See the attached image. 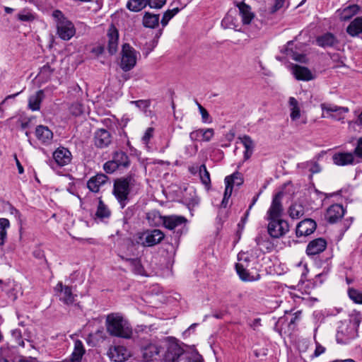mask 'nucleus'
Masks as SVG:
<instances>
[{
	"label": "nucleus",
	"mask_w": 362,
	"mask_h": 362,
	"mask_svg": "<svg viewBox=\"0 0 362 362\" xmlns=\"http://www.w3.org/2000/svg\"><path fill=\"white\" fill-rule=\"evenodd\" d=\"M197 151L198 146L197 144H192L185 147V153L189 157L195 156Z\"/></svg>",
	"instance_id": "56"
},
{
	"label": "nucleus",
	"mask_w": 362,
	"mask_h": 362,
	"mask_svg": "<svg viewBox=\"0 0 362 362\" xmlns=\"http://www.w3.org/2000/svg\"><path fill=\"white\" fill-rule=\"evenodd\" d=\"M93 141L94 145L97 148H106L112 142V135L105 129H98L94 133Z\"/></svg>",
	"instance_id": "12"
},
{
	"label": "nucleus",
	"mask_w": 362,
	"mask_h": 362,
	"mask_svg": "<svg viewBox=\"0 0 362 362\" xmlns=\"http://www.w3.org/2000/svg\"><path fill=\"white\" fill-rule=\"evenodd\" d=\"M288 214L293 219L299 218L304 215L305 207L301 203L294 202L289 206Z\"/></svg>",
	"instance_id": "33"
},
{
	"label": "nucleus",
	"mask_w": 362,
	"mask_h": 362,
	"mask_svg": "<svg viewBox=\"0 0 362 362\" xmlns=\"http://www.w3.org/2000/svg\"><path fill=\"white\" fill-rule=\"evenodd\" d=\"M180 11L179 8L167 10L163 16L160 23L163 27H165L168 22Z\"/></svg>",
	"instance_id": "44"
},
{
	"label": "nucleus",
	"mask_w": 362,
	"mask_h": 362,
	"mask_svg": "<svg viewBox=\"0 0 362 362\" xmlns=\"http://www.w3.org/2000/svg\"><path fill=\"white\" fill-rule=\"evenodd\" d=\"M16 165H17V167H18V173L20 174H22L23 173V166L21 165V163L19 162V160H18V158L16 157Z\"/></svg>",
	"instance_id": "63"
},
{
	"label": "nucleus",
	"mask_w": 362,
	"mask_h": 362,
	"mask_svg": "<svg viewBox=\"0 0 362 362\" xmlns=\"http://www.w3.org/2000/svg\"><path fill=\"white\" fill-rule=\"evenodd\" d=\"M225 184H226V189H225L223 197H224V199H228L231 196V194L233 192V187H231L230 185V184L228 182H225Z\"/></svg>",
	"instance_id": "61"
},
{
	"label": "nucleus",
	"mask_w": 362,
	"mask_h": 362,
	"mask_svg": "<svg viewBox=\"0 0 362 362\" xmlns=\"http://www.w3.org/2000/svg\"><path fill=\"white\" fill-rule=\"evenodd\" d=\"M107 332L114 337L130 339L133 332L129 323L119 314L112 313L107 316Z\"/></svg>",
	"instance_id": "2"
},
{
	"label": "nucleus",
	"mask_w": 362,
	"mask_h": 362,
	"mask_svg": "<svg viewBox=\"0 0 362 362\" xmlns=\"http://www.w3.org/2000/svg\"><path fill=\"white\" fill-rule=\"evenodd\" d=\"M164 237L163 231L159 229H153L144 232L140 236V240L144 246L151 247L160 243Z\"/></svg>",
	"instance_id": "11"
},
{
	"label": "nucleus",
	"mask_w": 362,
	"mask_h": 362,
	"mask_svg": "<svg viewBox=\"0 0 362 362\" xmlns=\"http://www.w3.org/2000/svg\"><path fill=\"white\" fill-rule=\"evenodd\" d=\"M44 98V92L42 90L37 91L35 94L30 95L28 99V107L33 111H37L40 109V104Z\"/></svg>",
	"instance_id": "29"
},
{
	"label": "nucleus",
	"mask_w": 362,
	"mask_h": 362,
	"mask_svg": "<svg viewBox=\"0 0 362 362\" xmlns=\"http://www.w3.org/2000/svg\"><path fill=\"white\" fill-rule=\"evenodd\" d=\"M323 117H332L337 120L344 118V115L349 112L348 107L337 106L334 104L322 103L320 105Z\"/></svg>",
	"instance_id": "9"
},
{
	"label": "nucleus",
	"mask_w": 362,
	"mask_h": 362,
	"mask_svg": "<svg viewBox=\"0 0 362 362\" xmlns=\"http://www.w3.org/2000/svg\"><path fill=\"white\" fill-rule=\"evenodd\" d=\"M52 16L57 21V34L59 37L64 40L71 39L76 33L74 24L59 10H55Z\"/></svg>",
	"instance_id": "3"
},
{
	"label": "nucleus",
	"mask_w": 362,
	"mask_h": 362,
	"mask_svg": "<svg viewBox=\"0 0 362 362\" xmlns=\"http://www.w3.org/2000/svg\"><path fill=\"white\" fill-rule=\"evenodd\" d=\"M316 43L322 48L334 47L339 44L337 38L331 33H326L316 38Z\"/></svg>",
	"instance_id": "20"
},
{
	"label": "nucleus",
	"mask_w": 362,
	"mask_h": 362,
	"mask_svg": "<svg viewBox=\"0 0 362 362\" xmlns=\"http://www.w3.org/2000/svg\"><path fill=\"white\" fill-rule=\"evenodd\" d=\"M127 260L129 262L134 273L137 274H142L143 268L140 261L138 259H127Z\"/></svg>",
	"instance_id": "48"
},
{
	"label": "nucleus",
	"mask_w": 362,
	"mask_h": 362,
	"mask_svg": "<svg viewBox=\"0 0 362 362\" xmlns=\"http://www.w3.org/2000/svg\"><path fill=\"white\" fill-rule=\"evenodd\" d=\"M288 106L291 111V119L293 121L299 119L300 117V107L298 100L293 97H290L288 99Z\"/></svg>",
	"instance_id": "35"
},
{
	"label": "nucleus",
	"mask_w": 362,
	"mask_h": 362,
	"mask_svg": "<svg viewBox=\"0 0 362 362\" xmlns=\"http://www.w3.org/2000/svg\"><path fill=\"white\" fill-rule=\"evenodd\" d=\"M18 18L21 21H32L35 19L34 15L27 11H22L18 14Z\"/></svg>",
	"instance_id": "50"
},
{
	"label": "nucleus",
	"mask_w": 362,
	"mask_h": 362,
	"mask_svg": "<svg viewBox=\"0 0 362 362\" xmlns=\"http://www.w3.org/2000/svg\"><path fill=\"white\" fill-rule=\"evenodd\" d=\"M285 0H275L274 4L271 8L270 13H274L279 10L284 4Z\"/></svg>",
	"instance_id": "58"
},
{
	"label": "nucleus",
	"mask_w": 362,
	"mask_h": 362,
	"mask_svg": "<svg viewBox=\"0 0 362 362\" xmlns=\"http://www.w3.org/2000/svg\"><path fill=\"white\" fill-rule=\"evenodd\" d=\"M362 124V113L358 115L357 121L350 122L349 123V129L351 132H360L361 125Z\"/></svg>",
	"instance_id": "47"
},
{
	"label": "nucleus",
	"mask_w": 362,
	"mask_h": 362,
	"mask_svg": "<svg viewBox=\"0 0 362 362\" xmlns=\"http://www.w3.org/2000/svg\"><path fill=\"white\" fill-rule=\"evenodd\" d=\"M56 163L61 166L67 165L71 161V153L65 148H59L53 153Z\"/></svg>",
	"instance_id": "23"
},
{
	"label": "nucleus",
	"mask_w": 362,
	"mask_h": 362,
	"mask_svg": "<svg viewBox=\"0 0 362 362\" xmlns=\"http://www.w3.org/2000/svg\"><path fill=\"white\" fill-rule=\"evenodd\" d=\"M162 219L163 226L170 230H175L180 235L187 231V219L182 216L170 215L160 217Z\"/></svg>",
	"instance_id": "5"
},
{
	"label": "nucleus",
	"mask_w": 362,
	"mask_h": 362,
	"mask_svg": "<svg viewBox=\"0 0 362 362\" xmlns=\"http://www.w3.org/2000/svg\"><path fill=\"white\" fill-rule=\"evenodd\" d=\"M317 224L315 221L311 218H305L297 225L296 235L297 237L308 236L315 230Z\"/></svg>",
	"instance_id": "13"
},
{
	"label": "nucleus",
	"mask_w": 362,
	"mask_h": 362,
	"mask_svg": "<svg viewBox=\"0 0 362 362\" xmlns=\"http://www.w3.org/2000/svg\"><path fill=\"white\" fill-rule=\"evenodd\" d=\"M136 52L129 44H124L122 49L120 67L124 71L132 69L136 64Z\"/></svg>",
	"instance_id": "6"
},
{
	"label": "nucleus",
	"mask_w": 362,
	"mask_h": 362,
	"mask_svg": "<svg viewBox=\"0 0 362 362\" xmlns=\"http://www.w3.org/2000/svg\"><path fill=\"white\" fill-rule=\"evenodd\" d=\"M54 72L52 69L49 64L44 65L40 70L38 76L44 81H47L52 76Z\"/></svg>",
	"instance_id": "42"
},
{
	"label": "nucleus",
	"mask_w": 362,
	"mask_h": 362,
	"mask_svg": "<svg viewBox=\"0 0 362 362\" xmlns=\"http://www.w3.org/2000/svg\"><path fill=\"white\" fill-rule=\"evenodd\" d=\"M238 263H243L247 265L248 262H250V257L245 252H240L238 255Z\"/></svg>",
	"instance_id": "57"
},
{
	"label": "nucleus",
	"mask_w": 362,
	"mask_h": 362,
	"mask_svg": "<svg viewBox=\"0 0 362 362\" xmlns=\"http://www.w3.org/2000/svg\"><path fill=\"white\" fill-rule=\"evenodd\" d=\"M112 160L119 168H127L129 165L130 163L128 156L123 151L115 152L113 155Z\"/></svg>",
	"instance_id": "36"
},
{
	"label": "nucleus",
	"mask_w": 362,
	"mask_h": 362,
	"mask_svg": "<svg viewBox=\"0 0 362 362\" xmlns=\"http://www.w3.org/2000/svg\"><path fill=\"white\" fill-rule=\"evenodd\" d=\"M326 247L327 242L324 238H316L308 243L306 253L308 256H313L322 252Z\"/></svg>",
	"instance_id": "19"
},
{
	"label": "nucleus",
	"mask_w": 362,
	"mask_h": 362,
	"mask_svg": "<svg viewBox=\"0 0 362 362\" xmlns=\"http://www.w3.org/2000/svg\"><path fill=\"white\" fill-rule=\"evenodd\" d=\"M344 215V209L340 204L331 205L326 211L325 218L330 223H334Z\"/></svg>",
	"instance_id": "16"
},
{
	"label": "nucleus",
	"mask_w": 362,
	"mask_h": 362,
	"mask_svg": "<svg viewBox=\"0 0 362 362\" xmlns=\"http://www.w3.org/2000/svg\"><path fill=\"white\" fill-rule=\"evenodd\" d=\"M85 354V349L81 341L77 339L74 341V351L69 358V362H81Z\"/></svg>",
	"instance_id": "30"
},
{
	"label": "nucleus",
	"mask_w": 362,
	"mask_h": 362,
	"mask_svg": "<svg viewBox=\"0 0 362 362\" xmlns=\"http://www.w3.org/2000/svg\"><path fill=\"white\" fill-rule=\"evenodd\" d=\"M214 135V130L212 128L198 129L189 134V139L192 141H202L209 142Z\"/></svg>",
	"instance_id": "17"
},
{
	"label": "nucleus",
	"mask_w": 362,
	"mask_h": 362,
	"mask_svg": "<svg viewBox=\"0 0 362 362\" xmlns=\"http://www.w3.org/2000/svg\"><path fill=\"white\" fill-rule=\"evenodd\" d=\"M70 112L75 115L78 116L83 113V105L78 102L74 103L69 107Z\"/></svg>",
	"instance_id": "49"
},
{
	"label": "nucleus",
	"mask_w": 362,
	"mask_h": 362,
	"mask_svg": "<svg viewBox=\"0 0 362 362\" xmlns=\"http://www.w3.org/2000/svg\"><path fill=\"white\" fill-rule=\"evenodd\" d=\"M159 19V14L145 12L142 18V24L145 28L153 29L158 26Z\"/></svg>",
	"instance_id": "28"
},
{
	"label": "nucleus",
	"mask_w": 362,
	"mask_h": 362,
	"mask_svg": "<svg viewBox=\"0 0 362 362\" xmlns=\"http://www.w3.org/2000/svg\"><path fill=\"white\" fill-rule=\"evenodd\" d=\"M301 311H297L294 313V317L291 318L290 323L293 324L296 322V320H299L300 317Z\"/></svg>",
	"instance_id": "62"
},
{
	"label": "nucleus",
	"mask_w": 362,
	"mask_h": 362,
	"mask_svg": "<svg viewBox=\"0 0 362 362\" xmlns=\"http://www.w3.org/2000/svg\"><path fill=\"white\" fill-rule=\"evenodd\" d=\"M298 167L302 168H307L313 174L318 173L321 171V167L320 166V165L317 162L313 160L298 164Z\"/></svg>",
	"instance_id": "41"
},
{
	"label": "nucleus",
	"mask_w": 362,
	"mask_h": 362,
	"mask_svg": "<svg viewBox=\"0 0 362 362\" xmlns=\"http://www.w3.org/2000/svg\"><path fill=\"white\" fill-rule=\"evenodd\" d=\"M241 142L246 150H252L254 147L253 141L249 136H244L240 138Z\"/></svg>",
	"instance_id": "53"
},
{
	"label": "nucleus",
	"mask_w": 362,
	"mask_h": 362,
	"mask_svg": "<svg viewBox=\"0 0 362 362\" xmlns=\"http://www.w3.org/2000/svg\"><path fill=\"white\" fill-rule=\"evenodd\" d=\"M166 3V0H148V5L151 8L160 9Z\"/></svg>",
	"instance_id": "54"
},
{
	"label": "nucleus",
	"mask_w": 362,
	"mask_h": 362,
	"mask_svg": "<svg viewBox=\"0 0 362 362\" xmlns=\"http://www.w3.org/2000/svg\"><path fill=\"white\" fill-rule=\"evenodd\" d=\"M359 11V6L353 4L344 8L342 10H338L339 16L341 21H349Z\"/></svg>",
	"instance_id": "31"
},
{
	"label": "nucleus",
	"mask_w": 362,
	"mask_h": 362,
	"mask_svg": "<svg viewBox=\"0 0 362 362\" xmlns=\"http://www.w3.org/2000/svg\"><path fill=\"white\" fill-rule=\"evenodd\" d=\"M139 183L133 175L117 178L114 181L112 194L119 202L122 209L129 202L130 192L139 187Z\"/></svg>",
	"instance_id": "1"
},
{
	"label": "nucleus",
	"mask_w": 362,
	"mask_h": 362,
	"mask_svg": "<svg viewBox=\"0 0 362 362\" xmlns=\"http://www.w3.org/2000/svg\"><path fill=\"white\" fill-rule=\"evenodd\" d=\"M354 155L362 157V137L358 138L357 146L354 153L339 152L332 156L333 163L339 166H344L354 163Z\"/></svg>",
	"instance_id": "4"
},
{
	"label": "nucleus",
	"mask_w": 362,
	"mask_h": 362,
	"mask_svg": "<svg viewBox=\"0 0 362 362\" xmlns=\"http://www.w3.org/2000/svg\"><path fill=\"white\" fill-rule=\"evenodd\" d=\"M198 107H199L200 114L202 115V119L203 122H207L208 119L209 117V115L207 110L199 103H198Z\"/></svg>",
	"instance_id": "59"
},
{
	"label": "nucleus",
	"mask_w": 362,
	"mask_h": 362,
	"mask_svg": "<svg viewBox=\"0 0 362 362\" xmlns=\"http://www.w3.org/2000/svg\"><path fill=\"white\" fill-rule=\"evenodd\" d=\"M160 351V347L154 344H150L142 351V356L145 362H153L157 359Z\"/></svg>",
	"instance_id": "22"
},
{
	"label": "nucleus",
	"mask_w": 362,
	"mask_h": 362,
	"mask_svg": "<svg viewBox=\"0 0 362 362\" xmlns=\"http://www.w3.org/2000/svg\"><path fill=\"white\" fill-rule=\"evenodd\" d=\"M184 362H203L202 356L199 354H187L185 356Z\"/></svg>",
	"instance_id": "55"
},
{
	"label": "nucleus",
	"mask_w": 362,
	"mask_h": 362,
	"mask_svg": "<svg viewBox=\"0 0 362 362\" xmlns=\"http://www.w3.org/2000/svg\"><path fill=\"white\" fill-rule=\"evenodd\" d=\"M107 355L115 362H122L130 356V353L123 346H115L109 349Z\"/></svg>",
	"instance_id": "14"
},
{
	"label": "nucleus",
	"mask_w": 362,
	"mask_h": 362,
	"mask_svg": "<svg viewBox=\"0 0 362 362\" xmlns=\"http://www.w3.org/2000/svg\"><path fill=\"white\" fill-rule=\"evenodd\" d=\"M107 180L108 177L105 174H97L88 181L87 187L91 192H98L100 189V187L105 185Z\"/></svg>",
	"instance_id": "21"
},
{
	"label": "nucleus",
	"mask_w": 362,
	"mask_h": 362,
	"mask_svg": "<svg viewBox=\"0 0 362 362\" xmlns=\"http://www.w3.org/2000/svg\"><path fill=\"white\" fill-rule=\"evenodd\" d=\"M95 215L100 219L109 218L111 215L110 210L101 199H99Z\"/></svg>",
	"instance_id": "38"
},
{
	"label": "nucleus",
	"mask_w": 362,
	"mask_h": 362,
	"mask_svg": "<svg viewBox=\"0 0 362 362\" xmlns=\"http://www.w3.org/2000/svg\"><path fill=\"white\" fill-rule=\"evenodd\" d=\"M225 182L229 183L231 187L240 186L243 183V177L240 173L235 172L231 175L226 177Z\"/></svg>",
	"instance_id": "39"
},
{
	"label": "nucleus",
	"mask_w": 362,
	"mask_h": 362,
	"mask_svg": "<svg viewBox=\"0 0 362 362\" xmlns=\"http://www.w3.org/2000/svg\"><path fill=\"white\" fill-rule=\"evenodd\" d=\"M222 25L227 28H235V23L232 15V11H229L227 15L224 17L221 23Z\"/></svg>",
	"instance_id": "46"
},
{
	"label": "nucleus",
	"mask_w": 362,
	"mask_h": 362,
	"mask_svg": "<svg viewBox=\"0 0 362 362\" xmlns=\"http://www.w3.org/2000/svg\"><path fill=\"white\" fill-rule=\"evenodd\" d=\"M54 289L59 293V300L64 304L71 305L75 301L76 296L73 294L71 287L64 286L62 282H59Z\"/></svg>",
	"instance_id": "15"
},
{
	"label": "nucleus",
	"mask_w": 362,
	"mask_h": 362,
	"mask_svg": "<svg viewBox=\"0 0 362 362\" xmlns=\"http://www.w3.org/2000/svg\"><path fill=\"white\" fill-rule=\"evenodd\" d=\"M348 294L349 298L356 303L361 304L362 303V293L358 291L350 288L348 291Z\"/></svg>",
	"instance_id": "45"
},
{
	"label": "nucleus",
	"mask_w": 362,
	"mask_h": 362,
	"mask_svg": "<svg viewBox=\"0 0 362 362\" xmlns=\"http://www.w3.org/2000/svg\"><path fill=\"white\" fill-rule=\"evenodd\" d=\"M9 227V221L6 218H0V245H3L6 238V229Z\"/></svg>",
	"instance_id": "43"
},
{
	"label": "nucleus",
	"mask_w": 362,
	"mask_h": 362,
	"mask_svg": "<svg viewBox=\"0 0 362 362\" xmlns=\"http://www.w3.org/2000/svg\"><path fill=\"white\" fill-rule=\"evenodd\" d=\"M292 69L293 74L298 80L310 81L313 78L312 73L306 67L295 64L292 66Z\"/></svg>",
	"instance_id": "26"
},
{
	"label": "nucleus",
	"mask_w": 362,
	"mask_h": 362,
	"mask_svg": "<svg viewBox=\"0 0 362 362\" xmlns=\"http://www.w3.org/2000/svg\"><path fill=\"white\" fill-rule=\"evenodd\" d=\"M107 49L110 54H114L117 51L119 33L117 28L111 25L107 30Z\"/></svg>",
	"instance_id": "18"
},
{
	"label": "nucleus",
	"mask_w": 362,
	"mask_h": 362,
	"mask_svg": "<svg viewBox=\"0 0 362 362\" xmlns=\"http://www.w3.org/2000/svg\"><path fill=\"white\" fill-rule=\"evenodd\" d=\"M118 168L119 167L112 159L106 162L103 165V169L107 173H112L115 172Z\"/></svg>",
	"instance_id": "51"
},
{
	"label": "nucleus",
	"mask_w": 362,
	"mask_h": 362,
	"mask_svg": "<svg viewBox=\"0 0 362 362\" xmlns=\"http://www.w3.org/2000/svg\"><path fill=\"white\" fill-rule=\"evenodd\" d=\"M199 173L202 182L206 187H209L211 185L210 174L206 169L204 164L201 165L199 167Z\"/></svg>",
	"instance_id": "40"
},
{
	"label": "nucleus",
	"mask_w": 362,
	"mask_h": 362,
	"mask_svg": "<svg viewBox=\"0 0 362 362\" xmlns=\"http://www.w3.org/2000/svg\"><path fill=\"white\" fill-rule=\"evenodd\" d=\"M325 351V348L322 346L318 342L316 343V348L314 352V356L318 357Z\"/></svg>",
	"instance_id": "60"
},
{
	"label": "nucleus",
	"mask_w": 362,
	"mask_h": 362,
	"mask_svg": "<svg viewBox=\"0 0 362 362\" xmlns=\"http://www.w3.org/2000/svg\"><path fill=\"white\" fill-rule=\"evenodd\" d=\"M293 45V43L292 41H289L287 43V45L284 50L285 54L288 57H289L296 62H299L301 63H305L306 62V56L303 54H298L297 52H294L293 50V47H292Z\"/></svg>",
	"instance_id": "32"
},
{
	"label": "nucleus",
	"mask_w": 362,
	"mask_h": 362,
	"mask_svg": "<svg viewBox=\"0 0 362 362\" xmlns=\"http://www.w3.org/2000/svg\"><path fill=\"white\" fill-rule=\"evenodd\" d=\"M247 265L243 263H236L235 269L237 274L242 281H253L259 279V275L257 274V276L251 275L247 269Z\"/></svg>",
	"instance_id": "27"
},
{
	"label": "nucleus",
	"mask_w": 362,
	"mask_h": 362,
	"mask_svg": "<svg viewBox=\"0 0 362 362\" xmlns=\"http://www.w3.org/2000/svg\"><path fill=\"white\" fill-rule=\"evenodd\" d=\"M283 196L284 193L282 192H279L274 196L271 206L267 212V220L281 218L284 212L281 203Z\"/></svg>",
	"instance_id": "10"
},
{
	"label": "nucleus",
	"mask_w": 362,
	"mask_h": 362,
	"mask_svg": "<svg viewBox=\"0 0 362 362\" xmlns=\"http://www.w3.org/2000/svg\"><path fill=\"white\" fill-rule=\"evenodd\" d=\"M237 7L239 9V13L244 25H249L254 18L255 15L251 11V8L243 2L237 3Z\"/></svg>",
	"instance_id": "25"
},
{
	"label": "nucleus",
	"mask_w": 362,
	"mask_h": 362,
	"mask_svg": "<svg viewBox=\"0 0 362 362\" xmlns=\"http://www.w3.org/2000/svg\"><path fill=\"white\" fill-rule=\"evenodd\" d=\"M267 221H269L268 233L273 238H279L286 235L289 230L288 222L281 218L267 219Z\"/></svg>",
	"instance_id": "7"
},
{
	"label": "nucleus",
	"mask_w": 362,
	"mask_h": 362,
	"mask_svg": "<svg viewBox=\"0 0 362 362\" xmlns=\"http://www.w3.org/2000/svg\"><path fill=\"white\" fill-rule=\"evenodd\" d=\"M185 354L184 349L175 339H169L166 351L164 355L165 362H178L180 358Z\"/></svg>",
	"instance_id": "8"
},
{
	"label": "nucleus",
	"mask_w": 362,
	"mask_h": 362,
	"mask_svg": "<svg viewBox=\"0 0 362 362\" xmlns=\"http://www.w3.org/2000/svg\"><path fill=\"white\" fill-rule=\"evenodd\" d=\"M13 362H35L33 360L30 359H26V358H19L18 360H15Z\"/></svg>",
	"instance_id": "64"
},
{
	"label": "nucleus",
	"mask_w": 362,
	"mask_h": 362,
	"mask_svg": "<svg viewBox=\"0 0 362 362\" xmlns=\"http://www.w3.org/2000/svg\"><path fill=\"white\" fill-rule=\"evenodd\" d=\"M148 0H128L127 8L132 12H139L146 8Z\"/></svg>",
	"instance_id": "37"
},
{
	"label": "nucleus",
	"mask_w": 362,
	"mask_h": 362,
	"mask_svg": "<svg viewBox=\"0 0 362 362\" xmlns=\"http://www.w3.org/2000/svg\"><path fill=\"white\" fill-rule=\"evenodd\" d=\"M346 32L353 37L362 33V17L355 18L347 27Z\"/></svg>",
	"instance_id": "34"
},
{
	"label": "nucleus",
	"mask_w": 362,
	"mask_h": 362,
	"mask_svg": "<svg viewBox=\"0 0 362 362\" xmlns=\"http://www.w3.org/2000/svg\"><path fill=\"white\" fill-rule=\"evenodd\" d=\"M154 133V129L153 127H148L146 129L144 134L141 138V141L144 144H148L153 137Z\"/></svg>",
	"instance_id": "52"
},
{
	"label": "nucleus",
	"mask_w": 362,
	"mask_h": 362,
	"mask_svg": "<svg viewBox=\"0 0 362 362\" xmlns=\"http://www.w3.org/2000/svg\"><path fill=\"white\" fill-rule=\"evenodd\" d=\"M37 139L43 144H49L53 138L52 132L46 126L38 125L35 129Z\"/></svg>",
	"instance_id": "24"
}]
</instances>
